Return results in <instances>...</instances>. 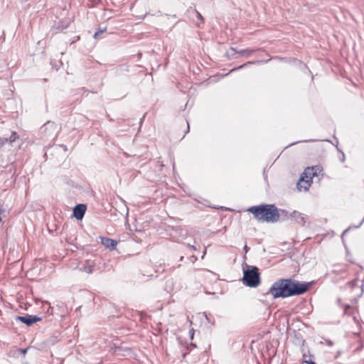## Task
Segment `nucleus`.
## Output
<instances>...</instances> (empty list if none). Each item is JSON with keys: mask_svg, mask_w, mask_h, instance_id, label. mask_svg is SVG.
<instances>
[{"mask_svg": "<svg viewBox=\"0 0 364 364\" xmlns=\"http://www.w3.org/2000/svg\"><path fill=\"white\" fill-rule=\"evenodd\" d=\"M244 250H245V253H247L248 252L249 248H248V247L247 245H245Z\"/></svg>", "mask_w": 364, "mask_h": 364, "instance_id": "18", "label": "nucleus"}, {"mask_svg": "<svg viewBox=\"0 0 364 364\" xmlns=\"http://www.w3.org/2000/svg\"><path fill=\"white\" fill-rule=\"evenodd\" d=\"M247 211L253 214L255 218L259 221L276 223L280 218L279 209L272 204L251 206L247 209Z\"/></svg>", "mask_w": 364, "mask_h": 364, "instance_id": "2", "label": "nucleus"}, {"mask_svg": "<svg viewBox=\"0 0 364 364\" xmlns=\"http://www.w3.org/2000/svg\"><path fill=\"white\" fill-rule=\"evenodd\" d=\"M290 217L291 218L294 219L296 223L302 226L304 225L306 223V215L296 210H294L291 213H290Z\"/></svg>", "mask_w": 364, "mask_h": 364, "instance_id": "8", "label": "nucleus"}, {"mask_svg": "<svg viewBox=\"0 0 364 364\" xmlns=\"http://www.w3.org/2000/svg\"><path fill=\"white\" fill-rule=\"evenodd\" d=\"M16 320L21 321L22 323L26 324L27 326H31L33 323L41 321V318H40L37 316H32V315L27 314L23 316H17Z\"/></svg>", "mask_w": 364, "mask_h": 364, "instance_id": "5", "label": "nucleus"}, {"mask_svg": "<svg viewBox=\"0 0 364 364\" xmlns=\"http://www.w3.org/2000/svg\"><path fill=\"white\" fill-rule=\"evenodd\" d=\"M307 283H299L291 279H281L275 282L269 290L274 298H286L300 295L308 291Z\"/></svg>", "mask_w": 364, "mask_h": 364, "instance_id": "1", "label": "nucleus"}, {"mask_svg": "<svg viewBox=\"0 0 364 364\" xmlns=\"http://www.w3.org/2000/svg\"><path fill=\"white\" fill-rule=\"evenodd\" d=\"M253 63H255V62H248V63L244 64L243 65L240 66L239 68H243V67L246 66L247 64H253Z\"/></svg>", "mask_w": 364, "mask_h": 364, "instance_id": "17", "label": "nucleus"}, {"mask_svg": "<svg viewBox=\"0 0 364 364\" xmlns=\"http://www.w3.org/2000/svg\"><path fill=\"white\" fill-rule=\"evenodd\" d=\"M306 186V184L305 183H302V188H301V189H304V187Z\"/></svg>", "mask_w": 364, "mask_h": 364, "instance_id": "23", "label": "nucleus"}, {"mask_svg": "<svg viewBox=\"0 0 364 364\" xmlns=\"http://www.w3.org/2000/svg\"><path fill=\"white\" fill-rule=\"evenodd\" d=\"M95 266V262L94 261L87 260L82 267L80 268V270L87 274H92L94 272Z\"/></svg>", "mask_w": 364, "mask_h": 364, "instance_id": "10", "label": "nucleus"}, {"mask_svg": "<svg viewBox=\"0 0 364 364\" xmlns=\"http://www.w3.org/2000/svg\"><path fill=\"white\" fill-rule=\"evenodd\" d=\"M18 136L15 132H12L9 138H0V146H4L6 144H8L9 146H13V144L18 139Z\"/></svg>", "mask_w": 364, "mask_h": 364, "instance_id": "9", "label": "nucleus"}, {"mask_svg": "<svg viewBox=\"0 0 364 364\" xmlns=\"http://www.w3.org/2000/svg\"><path fill=\"white\" fill-rule=\"evenodd\" d=\"M69 24H70V20L65 21V22H63L62 25L59 26L58 27V28H59L60 30L65 29L68 27Z\"/></svg>", "mask_w": 364, "mask_h": 364, "instance_id": "13", "label": "nucleus"}, {"mask_svg": "<svg viewBox=\"0 0 364 364\" xmlns=\"http://www.w3.org/2000/svg\"><path fill=\"white\" fill-rule=\"evenodd\" d=\"M190 248H191L193 250H196V247L193 245H188Z\"/></svg>", "mask_w": 364, "mask_h": 364, "instance_id": "21", "label": "nucleus"}, {"mask_svg": "<svg viewBox=\"0 0 364 364\" xmlns=\"http://www.w3.org/2000/svg\"><path fill=\"white\" fill-rule=\"evenodd\" d=\"M86 205L84 204H78L73 208V215L77 220H81L85 213Z\"/></svg>", "mask_w": 364, "mask_h": 364, "instance_id": "7", "label": "nucleus"}, {"mask_svg": "<svg viewBox=\"0 0 364 364\" xmlns=\"http://www.w3.org/2000/svg\"><path fill=\"white\" fill-rule=\"evenodd\" d=\"M190 335H193V330H192V331H190ZM191 338H193V336H191Z\"/></svg>", "mask_w": 364, "mask_h": 364, "instance_id": "24", "label": "nucleus"}, {"mask_svg": "<svg viewBox=\"0 0 364 364\" xmlns=\"http://www.w3.org/2000/svg\"><path fill=\"white\" fill-rule=\"evenodd\" d=\"M190 335H193V330H192V331H190ZM191 338H193V336H191Z\"/></svg>", "mask_w": 364, "mask_h": 364, "instance_id": "25", "label": "nucleus"}, {"mask_svg": "<svg viewBox=\"0 0 364 364\" xmlns=\"http://www.w3.org/2000/svg\"><path fill=\"white\" fill-rule=\"evenodd\" d=\"M304 142L311 141V140H309V141L304 140Z\"/></svg>", "mask_w": 364, "mask_h": 364, "instance_id": "26", "label": "nucleus"}, {"mask_svg": "<svg viewBox=\"0 0 364 364\" xmlns=\"http://www.w3.org/2000/svg\"><path fill=\"white\" fill-rule=\"evenodd\" d=\"M318 168L317 167H308L304 170L303 175L301 176L300 181L297 183V188L299 190H301L302 183H305L306 184V186L304 187V191H307L309 188L311 183L312 182V178L314 176L317 175V171Z\"/></svg>", "mask_w": 364, "mask_h": 364, "instance_id": "4", "label": "nucleus"}, {"mask_svg": "<svg viewBox=\"0 0 364 364\" xmlns=\"http://www.w3.org/2000/svg\"><path fill=\"white\" fill-rule=\"evenodd\" d=\"M231 50L239 53L240 55L242 56H245V57H249L250 55H252V53H254L255 52V50L253 49H242V50H240L239 51H236L235 49L234 48H231Z\"/></svg>", "mask_w": 364, "mask_h": 364, "instance_id": "11", "label": "nucleus"}, {"mask_svg": "<svg viewBox=\"0 0 364 364\" xmlns=\"http://www.w3.org/2000/svg\"><path fill=\"white\" fill-rule=\"evenodd\" d=\"M305 363H308V364H311L312 363H314V361H311V360H306Z\"/></svg>", "mask_w": 364, "mask_h": 364, "instance_id": "22", "label": "nucleus"}, {"mask_svg": "<svg viewBox=\"0 0 364 364\" xmlns=\"http://www.w3.org/2000/svg\"><path fill=\"white\" fill-rule=\"evenodd\" d=\"M104 31H105V30H100V31H97L94 34V38H97L100 36V35H101Z\"/></svg>", "mask_w": 364, "mask_h": 364, "instance_id": "15", "label": "nucleus"}, {"mask_svg": "<svg viewBox=\"0 0 364 364\" xmlns=\"http://www.w3.org/2000/svg\"><path fill=\"white\" fill-rule=\"evenodd\" d=\"M279 212H280V217L282 218L283 219H289L290 217V214H289V213L285 210H282V209H279Z\"/></svg>", "mask_w": 364, "mask_h": 364, "instance_id": "12", "label": "nucleus"}, {"mask_svg": "<svg viewBox=\"0 0 364 364\" xmlns=\"http://www.w3.org/2000/svg\"><path fill=\"white\" fill-rule=\"evenodd\" d=\"M363 221H364V218H363V220H362V222L358 225L355 226V228H359L361 225V224L363 223Z\"/></svg>", "mask_w": 364, "mask_h": 364, "instance_id": "20", "label": "nucleus"}, {"mask_svg": "<svg viewBox=\"0 0 364 364\" xmlns=\"http://www.w3.org/2000/svg\"><path fill=\"white\" fill-rule=\"evenodd\" d=\"M311 364H316V363H311Z\"/></svg>", "mask_w": 364, "mask_h": 364, "instance_id": "27", "label": "nucleus"}, {"mask_svg": "<svg viewBox=\"0 0 364 364\" xmlns=\"http://www.w3.org/2000/svg\"><path fill=\"white\" fill-rule=\"evenodd\" d=\"M242 282L245 285L250 287H257L260 283L258 268L246 264V268H243Z\"/></svg>", "mask_w": 364, "mask_h": 364, "instance_id": "3", "label": "nucleus"}, {"mask_svg": "<svg viewBox=\"0 0 364 364\" xmlns=\"http://www.w3.org/2000/svg\"><path fill=\"white\" fill-rule=\"evenodd\" d=\"M350 229V227L348 228L346 230H345L343 232V233H342V235H341V237H342V238L343 237V236L345 235V234H346V232H348V230H349Z\"/></svg>", "mask_w": 364, "mask_h": 364, "instance_id": "16", "label": "nucleus"}, {"mask_svg": "<svg viewBox=\"0 0 364 364\" xmlns=\"http://www.w3.org/2000/svg\"><path fill=\"white\" fill-rule=\"evenodd\" d=\"M53 125V123L50 124V122H48L47 124H45L46 127H51Z\"/></svg>", "mask_w": 364, "mask_h": 364, "instance_id": "19", "label": "nucleus"}, {"mask_svg": "<svg viewBox=\"0 0 364 364\" xmlns=\"http://www.w3.org/2000/svg\"><path fill=\"white\" fill-rule=\"evenodd\" d=\"M194 15L196 16V17L197 18L198 20H199L201 23H203V18L199 12L195 11Z\"/></svg>", "mask_w": 364, "mask_h": 364, "instance_id": "14", "label": "nucleus"}, {"mask_svg": "<svg viewBox=\"0 0 364 364\" xmlns=\"http://www.w3.org/2000/svg\"><path fill=\"white\" fill-rule=\"evenodd\" d=\"M101 243L109 250H114L116 249L117 245V242L113 239H110L105 237H100Z\"/></svg>", "mask_w": 364, "mask_h": 364, "instance_id": "6", "label": "nucleus"}]
</instances>
